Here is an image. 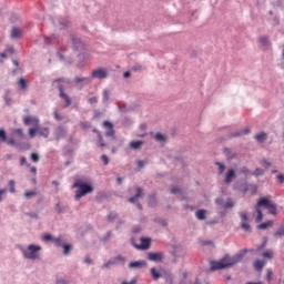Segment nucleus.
Listing matches in <instances>:
<instances>
[{"label": "nucleus", "mask_w": 284, "mask_h": 284, "mask_svg": "<svg viewBox=\"0 0 284 284\" xmlns=\"http://www.w3.org/2000/svg\"><path fill=\"white\" fill-rule=\"evenodd\" d=\"M247 253V248H243L240 253L234 256L226 254L219 262H211V271L216 272V270H227V267H234L236 263H241Z\"/></svg>", "instance_id": "f257e3e1"}, {"label": "nucleus", "mask_w": 284, "mask_h": 284, "mask_svg": "<svg viewBox=\"0 0 284 284\" xmlns=\"http://www.w3.org/2000/svg\"><path fill=\"white\" fill-rule=\"evenodd\" d=\"M63 83L70 85L72 80L63 77L52 80V85H55L59 91V97L62 99V101H64V108H70V105H72V99L65 94V87Z\"/></svg>", "instance_id": "f03ea898"}, {"label": "nucleus", "mask_w": 284, "mask_h": 284, "mask_svg": "<svg viewBox=\"0 0 284 284\" xmlns=\"http://www.w3.org/2000/svg\"><path fill=\"white\" fill-rule=\"evenodd\" d=\"M73 187H78L75 191V201H79L82 196H85V194H92V192H94V186H92V184L85 183L81 180H77L73 183Z\"/></svg>", "instance_id": "7ed1b4c3"}, {"label": "nucleus", "mask_w": 284, "mask_h": 284, "mask_svg": "<svg viewBox=\"0 0 284 284\" xmlns=\"http://www.w3.org/2000/svg\"><path fill=\"white\" fill-rule=\"evenodd\" d=\"M20 252L23 254L24 258L29 261H37L39 258V253L41 252L40 245L30 244L27 248L22 245L19 246Z\"/></svg>", "instance_id": "20e7f679"}, {"label": "nucleus", "mask_w": 284, "mask_h": 284, "mask_svg": "<svg viewBox=\"0 0 284 284\" xmlns=\"http://www.w3.org/2000/svg\"><path fill=\"white\" fill-rule=\"evenodd\" d=\"M0 141L3 143H8V145H12V148H17V150H28L30 148V144H26L23 142H18L14 140V138L8 139V135L6 134V130L0 129Z\"/></svg>", "instance_id": "39448f33"}, {"label": "nucleus", "mask_w": 284, "mask_h": 284, "mask_svg": "<svg viewBox=\"0 0 284 284\" xmlns=\"http://www.w3.org/2000/svg\"><path fill=\"white\" fill-rule=\"evenodd\" d=\"M257 207H266V210H268V214H272L273 216H276L278 212L276 204H274L267 197H260L257 201Z\"/></svg>", "instance_id": "423d86ee"}, {"label": "nucleus", "mask_w": 284, "mask_h": 284, "mask_svg": "<svg viewBox=\"0 0 284 284\" xmlns=\"http://www.w3.org/2000/svg\"><path fill=\"white\" fill-rule=\"evenodd\" d=\"M150 274L153 278V281H159V278H170V281H172V278H174V276L172 275V273L165 271V270H162V272H159L156 270V267H152L150 270Z\"/></svg>", "instance_id": "0eeeda50"}, {"label": "nucleus", "mask_w": 284, "mask_h": 284, "mask_svg": "<svg viewBox=\"0 0 284 284\" xmlns=\"http://www.w3.org/2000/svg\"><path fill=\"white\" fill-rule=\"evenodd\" d=\"M125 257L122 255H116L115 257H111L106 263H104L102 265V270H110V267H112V265H119V263H121V265H125Z\"/></svg>", "instance_id": "6e6552de"}, {"label": "nucleus", "mask_w": 284, "mask_h": 284, "mask_svg": "<svg viewBox=\"0 0 284 284\" xmlns=\"http://www.w3.org/2000/svg\"><path fill=\"white\" fill-rule=\"evenodd\" d=\"M70 39L72 41V48H73L74 52H81V51L85 50V43H83L81 38H77V36L71 34Z\"/></svg>", "instance_id": "1a4fd4ad"}, {"label": "nucleus", "mask_w": 284, "mask_h": 284, "mask_svg": "<svg viewBox=\"0 0 284 284\" xmlns=\"http://www.w3.org/2000/svg\"><path fill=\"white\" fill-rule=\"evenodd\" d=\"M241 219V227L244 230V232H252V226L247 223L250 221V217L247 216V212H241L240 213Z\"/></svg>", "instance_id": "9d476101"}, {"label": "nucleus", "mask_w": 284, "mask_h": 284, "mask_svg": "<svg viewBox=\"0 0 284 284\" xmlns=\"http://www.w3.org/2000/svg\"><path fill=\"white\" fill-rule=\"evenodd\" d=\"M102 125L106 130L105 136L114 139V135L116 134V132L114 131V124L112 122L105 120Z\"/></svg>", "instance_id": "9b49d317"}, {"label": "nucleus", "mask_w": 284, "mask_h": 284, "mask_svg": "<svg viewBox=\"0 0 284 284\" xmlns=\"http://www.w3.org/2000/svg\"><path fill=\"white\" fill-rule=\"evenodd\" d=\"M165 258V254L163 252H150L148 253V260L153 261V263H161Z\"/></svg>", "instance_id": "f8f14e48"}, {"label": "nucleus", "mask_w": 284, "mask_h": 284, "mask_svg": "<svg viewBox=\"0 0 284 284\" xmlns=\"http://www.w3.org/2000/svg\"><path fill=\"white\" fill-rule=\"evenodd\" d=\"M91 79H108V70L103 68L93 70L91 72Z\"/></svg>", "instance_id": "ddd939ff"}, {"label": "nucleus", "mask_w": 284, "mask_h": 284, "mask_svg": "<svg viewBox=\"0 0 284 284\" xmlns=\"http://www.w3.org/2000/svg\"><path fill=\"white\" fill-rule=\"evenodd\" d=\"M53 134L55 136V141H61V139H65V135L68 134V129H65V126L60 125L54 129Z\"/></svg>", "instance_id": "4468645a"}, {"label": "nucleus", "mask_w": 284, "mask_h": 284, "mask_svg": "<svg viewBox=\"0 0 284 284\" xmlns=\"http://www.w3.org/2000/svg\"><path fill=\"white\" fill-rule=\"evenodd\" d=\"M239 190L240 192H243V194H247L250 190H252V194H256L257 187L254 184H247V182H244L240 185Z\"/></svg>", "instance_id": "2eb2a0df"}, {"label": "nucleus", "mask_w": 284, "mask_h": 284, "mask_svg": "<svg viewBox=\"0 0 284 284\" xmlns=\"http://www.w3.org/2000/svg\"><path fill=\"white\" fill-rule=\"evenodd\" d=\"M251 130L250 128H245L235 132H231L227 138L229 139H239V136H245L247 134H250Z\"/></svg>", "instance_id": "dca6fc26"}, {"label": "nucleus", "mask_w": 284, "mask_h": 284, "mask_svg": "<svg viewBox=\"0 0 284 284\" xmlns=\"http://www.w3.org/2000/svg\"><path fill=\"white\" fill-rule=\"evenodd\" d=\"M145 265H148V262H145V260L131 262L129 263V270H143Z\"/></svg>", "instance_id": "f3484780"}, {"label": "nucleus", "mask_w": 284, "mask_h": 284, "mask_svg": "<svg viewBox=\"0 0 284 284\" xmlns=\"http://www.w3.org/2000/svg\"><path fill=\"white\" fill-rule=\"evenodd\" d=\"M234 179H236V171H234V169H229L225 174L224 183L230 185Z\"/></svg>", "instance_id": "a211bd4d"}, {"label": "nucleus", "mask_w": 284, "mask_h": 284, "mask_svg": "<svg viewBox=\"0 0 284 284\" xmlns=\"http://www.w3.org/2000/svg\"><path fill=\"white\" fill-rule=\"evenodd\" d=\"M141 244L138 246L139 250H150V245H152V240L150 237H141Z\"/></svg>", "instance_id": "6ab92c4d"}, {"label": "nucleus", "mask_w": 284, "mask_h": 284, "mask_svg": "<svg viewBox=\"0 0 284 284\" xmlns=\"http://www.w3.org/2000/svg\"><path fill=\"white\" fill-rule=\"evenodd\" d=\"M258 42L261 43V47L264 48V50H270V48H272V42H270V38L266 36L260 37Z\"/></svg>", "instance_id": "aec40b11"}, {"label": "nucleus", "mask_w": 284, "mask_h": 284, "mask_svg": "<svg viewBox=\"0 0 284 284\" xmlns=\"http://www.w3.org/2000/svg\"><path fill=\"white\" fill-rule=\"evenodd\" d=\"M23 123H24V125H36V128H37V126H39V119L27 115L23 118Z\"/></svg>", "instance_id": "412c9836"}, {"label": "nucleus", "mask_w": 284, "mask_h": 284, "mask_svg": "<svg viewBox=\"0 0 284 284\" xmlns=\"http://www.w3.org/2000/svg\"><path fill=\"white\" fill-rule=\"evenodd\" d=\"M141 196H144L143 189H141V186H138L136 187V193L134 194V196L130 197L128 200V202L129 203H136V200L141 199Z\"/></svg>", "instance_id": "4be33fe9"}, {"label": "nucleus", "mask_w": 284, "mask_h": 284, "mask_svg": "<svg viewBox=\"0 0 284 284\" xmlns=\"http://www.w3.org/2000/svg\"><path fill=\"white\" fill-rule=\"evenodd\" d=\"M265 261L263 260H256L254 263H253V267L254 270H256V272H263V267H265Z\"/></svg>", "instance_id": "5701e85b"}, {"label": "nucleus", "mask_w": 284, "mask_h": 284, "mask_svg": "<svg viewBox=\"0 0 284 284\" xmlns=\"http://www.w3.org/2000/svg\"><path fill=\"white\" fill-rule=\"evenodd\" d=\"M207 214V211L205 209H200L195 212V216L197 221H205V215Z\"/></svg>", "instance_id": "b1692460"}, {"label": "nucleus", "mask_w": 284, "mask_h": 284, "mask_svg": "<svg viewBox=\"0 0 284 284\" xmlns=\"http://www.w3.org/2000/svg\"><path fill=\"white\" fill-rule=\"evenodd\" d=\"M73 83H77V84L82 83L81 85H82V88H83V85L90 83V78H88V77H84V78L75 77V78L73 79Z\"/></svg>", "instance_id": "393cba45"}, {"label": "nucleus", "mask_w": 284, "mask_h": 284, "mask_svg": "<svg viewBox=\"0 0 284 284\" xmlns=\"http://www.w3.org/2000/svg\"><path fill=\"white\" fill-rule=\"evenodd\" d=\"M12 134L16 139H26V134H23V129H13Z\"/></svg>", "instance_id": "a878e982"}, {"label": "nucleus", "mask_w": 284, "mask_h": 284, "mask_svg": "<svg viewBox=\"0 0 284 284\" xmlns=\"http://www.w3.org/2000/svg\"><path fill=\"white\" fill-rule=\"evenodd\" d=\"M11 39H21V29L13 27L11 30Z\"/></svg>", "instance_id": "bb28decb"}, {"label": "nucleus", "mask_w": 284, "mask_h": 284, "mask_svg": "<svg viewBox=\"0 0 284 284\" xmlns=\"http://www.w3.org/2000/svg\"><path fill=\"white\" fill-rule=\"evenodd\" d=\"M38 134H40V136H43L44 139H48L50 136V129L38 128Z\"/></svg>", "instance_id": "cd10ccee"}, {"label": "nucleus", "mask_w": 284, "mask_h": 284, "mask_svg": "<svg viewBox=\"0 0 284 284\" xmlns=\"http://www.w3.org/2000/svg\"><path fill=\"white\" fill-rule=\"evenodd\" d=\"M63 236L53 237V245L55 247H63L64 246Z\"/></svg>", "instance_id": "c85d7f7f"}, {"label": "nucleus", "mask_w": 284, "mask_h": 284, "mask_svg": "<svg viewBox=\"0 0 284 284\" xmlns=\"http://www.w3.org/2000/svg\"><path fill=\"white\" fill-rule=\"evenodd\" d=\"M255 212H257L255 223H261V221H263V211H261V206H258V203L255 206Z\"/></svg>", "instance_id": "c756f323"}, {"label": "nucleus", "mask_w": 284, "mask_h": 284, "mask_svg": "<svg viewBox=\"0 0 284 284\" xmlns=\"http://www.w3.org/2000/svg\"><path fill=\"white\" fill-rule=\"evenodd\" d=\"M18 87H19V90H22V91L28 90V82L26 81V79L20 78L18 81Z\"/></svg>", "instance_id": "7c9ffc66"}, {"label": "nucleus", "mask_w": 284, "mask_h": 284, "mask_svg": "<svg viewBox=\"0 0 284 284\" xmlns=\"http://www.w3.org/2000/svg\"><path fill=\"white\" fill-rule=\"evenodd\" d=\"M141 145H143V141H132L130 142L129 148L131 150H140Z\"/></svg>", "instance_id": "2f4dec72"}, {"label": "nucleus", "mask_w": 284, "mask_h": 284, "mask_svg": "<svg viewBox=\"0 0 284 284\" xmlns=\"http://www.w3.org/2000/svg\"><path fill=\"white\" fill-rule=\"evenodd\" d=\"M272 225H274V221L263 222L257 225V230H267V227H272Z\"/></svg>", "instance_id": "473e14b6"}, {"label": "nucleus", "mask_w": 284, "mask_h": 284, "mask_svg": "<svg viewBox=\"0 0 284 284\" xmlns=\"http://www.w3.org/2000/svg\"><path fill=\"white\" fill-rule=\"evenodd\" d=\"M156 194L149 195V207H156Z\"/></svg>", "instance_id": "72a5a7b5"}, {"label": "nucleus", "mask_w": 284, "mask_h": 284, "mask_svg": "<svg viewBox=\"0 0 284 284\" xmlns=\"http://www.w3.org/2000/svg\"><path fill=\"white\" fill-rule=\"evenodd\" d=\"M275 239H283L284 236V225H281L274 233Z\"/></svg>", "instance_id": "f704fd0d"}, {"label": "nucleus", "mask_w": 284, "mask_h": 284, "mask_svg": "<svg viewBox=\"0 0 284 284\" xmlns=\"http://www.w3.org/2000/svg\"><path fill=\"white\" fill-rule=\"evenodd\" d=\"M44 43H47V45H49L50 43H57V34H52L51 37H45Z\"/></svg>", "instance_id": "c9c22d12"}, {"label": "nucleus", "mask_w": 284, "mask_h": 284, "mask_svg": "<svg viewBox=\"0 0 284 284\" xmlns=\"http://www.w3.org/2000/svg\"><path fill=\"white\" fill-rule=\"evenodd\" d=\"M3 99L6 105H12V98H10V91H6Z\"/></svg>", "instance_id": "e433bc0d"}, {"label": "nucleus", "mask_w": 284, "mask_h": 284, "mask_svg": "<svg viewBox=\"0 0 284 284\" xmlns=\"http://www.w3.org/2000/svg\"><path fill=\"white\" fill-rule=\"evenodd\" d=\"M62 247L64 256H69L70 252H72V244H64Z\"/></svg>", "instance_id": "4c0bfd02"}, {"label": "nucleus", "mask_w": 284, "mask_h": 284, "mask_svg": "<svg viewBox=\"0 0 284 284\" xmlns=\"http://www.w3.org/2000/svg\"><path fill=\"white\" fill-rule=\"evenodd\" d=\"M266 136H267V134L265 132H262L260 134H256L255 139H256V141H258V143H263V141H265Z\"/></svg>", "instance_id": "58836bf2"}, {"label": "nucleus", "mask_w": 284, "mask_h": 284, "mask_svg": "<svg viewBox=\"0 0 284 284\" xmlns=\"http://www.w3.org/2000/svg\"><path fill=\"white\" fill-rule=\"evenodd\" d=\"M263 258H274V252L272 250H267L262 254Z\"/></svg>", "instance_id": "ea45409f"}, {"label": "nucleus", "mask_w": 284, "mask_h": 284, "mask_svg": "<svg viewBox=\"0 0 284 284\" xmlns=\"http://www.w3.org/2000/svg\"><path fill=\"white\" fill-rule=\"evenodd\" d=\"M9 192H10L11 194H14V192H17L14 180H10V181H9Z\"/></svg>", "instance_id": "a19ab883"}, {"label": "nucleus", "mask_w": 284, "mask_h": 284, "mask_svg": "<svg viewBox=\"0 0 284 284\" xmlns=\"http://www.w3.org/2000/svg\"><path fill=\"white\" fill-rule=\"evenodd\" d=\"M102 101L103 103H108V101H110V91L109 90H104L102 93Z\"/></svg>", "instance_id": "79ce46f5"}, {"label": "nucleus", "mask_w": 284, "mask_h": 284, "mask_svg": "<svg viewBox=\"0 0 284 284\" xmlns=\"http://www.w3.org/2000/svg\"><path fill=\"white\" fill-rule=\"evenodd\" d=\"M69 26H70V22H68L67 20H63V21L59 22V28L61 30H68Z\"/></svg>", "instance_id": "37998d69"}, {"label": "nucleus", "mask_w": 284, "mask_h": 284, "mask_svg": "<svg viewBox=\"0 0 284 284\" xmlns=\"http://www.w3.org/2000/svg\"><path fill=\"white\" fill-rule=\"evenodd\" d=\"M231 207H234V202L232 201V199H229L224 205H223V209L224 210H230Z\"/></svg>", "instance_id": "c03bdc74"}, {"label": "nucleus", "mask_w": 284, "mask_h": 284, "mask_svg": "<svg viewBox=\"0 0 284 284\" xmlns=\"http://www.w3.org/2000/svg\"><path fill=\"white\" fill-rule=\"evenodd\" d=\"M263 174H265V170L261 169V168H256L254 173H253V176H263Z\"/></svg>", "instance_id": "a18cd8bd"}, {"label": "nucleus", "mask_w": 284, "mask_h": 284, "mask_svg": "<svg viewBox=\"0 0 284 284\" xmlns=\"http://www.w3.org/2000/svg\"><path fill=\"white\" fill-rule=\"evenodd\" d=\"M215 165L219 168V174H223V172H225V164H223V162H215Z\"/></svg>", "instance_id": "49530a36"}, {"label": "nucleus", "mask_w": 284, "mask_h": 284, "mask_svg": "<svg viewBox=\"0 0 284 284\" xmlns=\"http://www.w3.org/2000/svg\"><path fill=\"white\" fill-rule=\"evenodd\" d=\"M119 215L116 213H109L106 215V221H109L110 223H112V221H114Z\"/></svg>", "instance_id": "de8ad7c7"}, {"label": "nucleus", "mask_w": 284, "mask_h": 284, "mask_svg": "<svg viewBox=\"0 0 284 284\" xmlns=\"http://www.w3.org/2000/svg\"><path fill=\"white\" fill-rule=\"evenodd\" d=\"M98 143L100 148H105V141L103 140V135L99 134L98 135Z\"/></svg>", "instance_id": "09e8293b"}, {"label": "nucleus", "mask_w": 284, "mask_h": 284, "mask_svg": "<svg viewBox=\"0 0 284 284\" xmlns=\"http://www.w3.org/2000/svg\"><path fill=\"white\" fill-rule=\"evenodd\" d=\"M42 241H45V242L52 241V243H54V236H52V234H44L42 236Z\"/></svg>", "instance_id": "8fccbe9b"}, {"label": "nucleus", "mask_w": 284, "mask_h": 284, "mask_svg": "<svg viewBox=\"0 0 284 284\" xmlns=\"http://www.w3.org/2000/svg\"><path fill=\"white\" fill-rule=\"evenodd\" d=\"M172 256L174 257V261L176 262V258H183V256H185L184 254H179L178 250H174L172 252Z\"/></svg>", "instance_id": "3c124183"}, {"label": "nucleus", "mask_w": 284, "mask_h": 284, "mask_svg": "<svg viewBox=\"0 0 284 284\" xmlns=\"http://www.w3.org/2000/svg\"><path fill=\"white\" fill-rule=\"evenodd\" d=\"M24 196L26 199H32V196H37V191H27Z\"/></svg>", "instance_id": "603ef678"}, {"label": "nucleus", "mask_w": 284, "mask_h": 284, "mask_svg": "<svg viewBox=\"0 0 284 284\" xmlns=\"http://www.w3.org/2000/svg\"><path fill=\"white\" fill-rule=\"evenodd\" d=\"M30 159H31V161H32L33 163H39V160H40L38 153H31Z\"/></svg>", "instance_id": "864d4df0"}, {"label": "nucleus", "mask_w": 284, "mask_h": 284, "mask_svg": "<svg viewBox=\"0 0 284 284\" xmlns=\"http://www.w3.org/2000/svg\"><path fill=\"white\" fill-rule=\"evenodd\" d=\"M37 132H39V129H29L30 139H34V136H37Z\"/></svg>", "instance_id": "5fc2aeb1"}, {"label": "nucleus", "mask_w": 284, "mask_h": 284, "mask_svg": "<svg viewBox=\"0 0 284 284\" xmlns=\"http://www.w3.org/2000/svg\"><path fill=\"white\" fill-rule=\"evenodd\" d=\"M20 165H27V168H30V163H28V159H26V156L20 158Z\"/></svg>", "instance_id": "6e6d98bb"}, {"label": "nucleus", "mask_w": 284, "mask_h": 284, "mask_svg": "<svg viewBox=\"0 0 284 284\" xmlns=\"http://www.w3.org/2000/svg\"><path fill=\"white\" fill-rule=\"evenodd\" d=\"M112 236V231H109L105 236L102 237L103 243H108Z\"/></svg>", "instance_id": "4d7b16f0"}, {"label": "nucleus", "mask_w": 284, "mask_h": 284, "mask_svg": "<svg viewBox=\"0 0 284 284\" xmlns=\"http://www.w3.org/2000/svg\"><path fill=\"white\" fill-rule=\"evenodd\" d=\"M155 140L165 142V135H163V133H156L155 134Z\"/></svg>", "instance_id": "13d9d810"}, {"label": "nucleus", "mask_w": 284, "mask_h": 284, "mask_svg": "<svg viewBox=\"0 0 284 284\" xmlns=\"http://www.w3.org/2000/svg\"><path fill=\"white\" fill-rule=\"evenodd\" d=\"M241 174H245V176H247V174H252V171L247 169V166H243L241 169Z\"/></svg>", "instance_id": "bf43d9fd"}, {"label": "nucleus", "mask_w": 284, "mask_h": 284, "mask_svg": "<svg viewBox=\"0 0 284 284\" xmlns=\"http://www.w3.org/2000/svg\"><path fill=\"white\" fill-rule=\"evenodd\" d=\"M101 161L103 162L104 165H108L110 163V158H108V155L103 154V155H101Z\"/></svg>", "instance_id": "052dcab7"}, {"label": "nucleus", "mask_w": 284, "mask_h": 284, "mask_svg": "<svg viewBox=\"0 0 284 284\" xmlns=\"http://www.w3.org/2000/svg\"><path fill=\"white\" fill-rule=\"evenodd\" d=\"M55 284H70V281L65 280V278H58L55 281Z\"/></svg>", "instance_id": "680f3d73"}, {"label": "nucleus", "mask_w": 284, "mask_h": 284, "mask_svg": "<svg viewBox=\"0 0 284 284\" xmlns=\"http://www.w3.org/2000/svg\"><path fill=\"white\" fill-rule=\"evenodd\" d=\"M216 223H219V220L216 219H212L205 222V225H216Z\"/></svg>", "instance_id": "e2e57ef3"}, {"label": "nucleus", "mask_w": 284, "mask_h": 284, "mask_svg": "<svg viewBox=\"0 0 284 284\" xmlns=\"http://www.w3.org/2000/svg\"><path fill=\"white\" fill-rule=\"evenodd\" d=\"M102 113L99 110H94L93 120L101 119Z\"/></svg>", "instance_id": "0e129e2a"}, {"label": "nucleus", "mask_w": 284, "mask_h": 284, "mask_svg": "<svg viewBox=\"0 0 284 284\" xmlns=\"http://www.w3.org/2000/svg\"><path fill=\"white\" fill-rule=\"evenodd\" d=\"M216 205H221L222 207L225 205V201L222 197H217L215 200Z\"/></svg>", "instance_id": "69168bd1"}, {"label": "nucleus", "mask_w": 284, "mask_h": 284, "mask_svg": "<svg viewBox=\"0 0 284 284\" xmlns=\"http://www.w3.org/2000/svg\"><path fill=\"white\" fill-rule=\"evenodd\" d=\"M276 179H277L278 183H281V185H283V183H284V174H278L276 176Z\"/></svg>", "instance_id": "338daca9"}, {"label": "nucleus", "mask_w": 284, "mask_h": 284, "mask_svg": "<svg viewBox=\"0 0 284 284\" xmlns=\"http://www.w3.org/2000/svg\"><path fill=\"white\" fill-rule=\"evenodd\" d=\"M121 284H136V277H134V278L131 280L130 282L123 281Z\"/></svg>", "instance_id": "774afa93"}]
</instances>
